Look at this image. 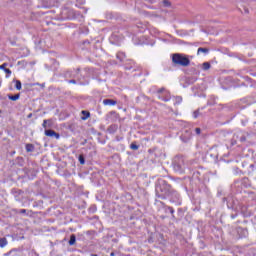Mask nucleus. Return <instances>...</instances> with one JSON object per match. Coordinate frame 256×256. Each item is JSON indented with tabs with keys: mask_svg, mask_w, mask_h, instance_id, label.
Listing matches in <instances>:
<instances>
[{
	"mask_svg": "<svg viewBox=\"0 0 256 256\" xmlns=\"http://www.w3.org/2000/svg\"><path fill=\"white\" fill-rule=\"evenodd\" d=\"M156 194L160 199H167V197L173 195V189L165 180H159L156 186Z\"/></svg>",
	"mask_w": 256,
	"mask_h": 256,
	"instance_id": "obj_1",
	"label": "nucleus"
},
{
	"mask_svg": "<svg viewBox=\"0 0 256 256\" xmlns=\"http://www.w3.org/2000/svg\"><path fill=\"white\" fill-rule=\"evenodd\" d=\"M172 63H174V65H180V67H189L191 60H189V56L185 54L176 53L172 55Z\"/></svg>",
	"mask_w": 256,
	"mask_h": 256,
	"instance_id": "obj_2",
	"label": "nucleus"
},
{
	"mask_svg": "<svg viewBox=\"0 0 256 256\" xmlns=\"http://www.w3.org/2000/svg\"><path fill=\"white\" fill-rule=\"evenodd\" d=\"M173 165L175 171H177L178 173H183V171L185 170V162L183 160V157L176 156L174 158Z\"/></svg>",
	"mask_w": 256,
	"mask_h": 256,
	"instance_id": "obj_3",
	"label": "nucleus"
},
{
	"mask_svg": "<svg viewBox=\"0 0 256 256\" xmlns=\"http://www.w3.org/2000/svg\"><path fill=\"white\" fill-rule=\"evenodd\" d=\"M240 139V141L243 143L245 141V136H243V134L241 133H236L233 135L232 141H231V145H237V140Z\"/></svg>",
	"mask_w": 256,
	"mask_h": 256,
	"instance_id": "obj_4",
	"label": "nucleus"
},
{
	"mask_svg": "<svg viewBox=\"0 0 256 256\" xmlns=\"http://www.w3.org/2000/svg\"><path fill=\"white\" fill-rule=\"evenodd\" d=\"M46 137H55V139H59V133L55 132L54 130H45Z\"/></svg>",
	"mask_w": 256,
	"mask_h": 256,
	"instance_id": "obj_5",
	"label": "nucleus"
},
{
	"mask_svg": "<svg viewBox=\"0 0 256 256\" xmlns=\"http://www.w3.org/2000/svg\"><path fill=\"white\" fill-rule=\"evenodd\" d=\"M181 139L184 141V143H187V141L191 139V131L185 130V132L181 135Z\"/></svg>",
	"mask_w": 256,
	"mask_h": 256,
	"instance_id": "obj_6",
	"label": "nucleus"
},
{
	"mask_svg": "<svg viewBox=\"0 0 256 256\" xmlns=\"http://www.w3.org/2000/svg\"><path fill=\"white\" fill-rule=\"evenodd\" d=\"M117 103V101L112 100V99H104L103 100V105H109V106H113Z\"/></svg>",
	"mask_w": 256,
	"mask_h": 256,
	"instance_id": "obj_7",
	"label": "nucleus"
},
{
	"mask_svg": "<svg viewBox=\"0 0 256 256\" xmlns=\"http://www.w3.org/2000/svg\"><path fill=\"white\" fill-rule=\"evenodd\" d=\"M82 115H84V116H82V121H87V119H89V117H91V113H89L88 111H85V110L82 111Z\"/></svg>",
	"mask_w": 256,
	"mask_h": 256,
	"instance_id": "obj_8",
	"label": "nucleus"
},
{
	"mask_svg": "<svg viewBox=\"0 0 256 256\" xmlns=\"http://www.w3.org/2000/svg\"><path fill=\"white\" fill-rule=\"evenodd\" d=\"M7 238H0V247H7Z\"/></svg>",
	"mask_w": 256,
	"mask_h": 256,
	"instance_id": "obj_9",
	"label": "nucleus"
},
{
	"mask_svg": "<svg viewBox=\"0 0 256 256\" xmlns=\"http://www.w3.org/2000/svg\"><path fill=\"white\" fill-rule=\"evenodd\" d=\"M76 241H77V238L75 237V234H72L70 236L69 245H74Z\"/></svg>",
	"mask_w": 256,
	"mask_h": 256,
	"instance_id": "obj_10",
	"label": "nucleus"
},
{
	"mask_svg": "<svg viewBox=\"0 0 256 256\" xmlns=\"http://www.w3.org/2000/svg\"><path fill=\"white\" fill-rule=\"evenodd\" d=\"M34 149H35V147H34L32 144H27V145H26V151H27L28 153L33 152Z\"/></svg>",
	"mask_w": 256,
	"mask_h": 256,
	"instance_id": "obj_11",
	"label": "nucleus"
},
{
	"mask_svg": "<svg viewBox=\"0 0 256 256\" xmlns=\"http://www.w3.org/2000/svg\"><path fill=\"white\" fill-rule=\"evenodd\" d=\"M8 98L10 99V101H17L19 99V94L9 95Z\"/></svg>",
	"mask_w": 256,
	"mask_h": 256,
	"instance_id": "obj_12",
	"label": "nucleus"
},
{
	"mask_svg": "<svg viewBox=\"0 0 256 256\" xmlns=\"http://www.w3.org/2000/svg\"><path fill=\"white\" fill-rule=\"evenodd\" d=\"M200 53H209V49H207V48H198L197 54L200 55Z\"/></svg>",
	"mask_w": 256,
	"mask_h": 256,
	"instance_id": "obj_13",
	"label": "nucleus"
},
{
	"mask_svg": "<svg viewBox=\"0 0 256 256\" xmlns=\"http://www.w3.org/2000/svg\"><path fill=\"white\" fill-rule=\"evenodd\" d=\"M203 69L204 71H208V69H211V64H209V62H204Z\"/></svg>",
	"mask_w": 256,
	"mask_h": 256,
	"instance_id": "obj_14",
	"label": "nucleus"
},
{
	"mask_svg": "<svg viewBox=\"0 0 256 256\" xmlns=\"http://www.w3.org/2000/svg\"><path fill=\"white\" fill-rule=\"evenodd\" d=\"M78 159H79L80 165H85V157H83V155H80Z\"/></svg>",
	"mask_w": 256,
	"mask_h": 256,
	"instance_id": "obj_15",
	"label": "nucleus"
},
{
	"mask_svg": "<svg viewBox=\"0 0 256 256\" xmlns=\"http://www.w3.org/2000/svg\"><path fill=\"white\" fill-rule=\"evenodd\" d=\"M16 89L17 91H21V81L16 80Z\"/></svg>",
	"mask_w": 256,
	"mask_h": 256,
	"instance_id": "obj_16",
	"label": "nucleus"
},
{
	"mask_svg": "<svg viewBox=\"0 0 256 256\" xmlns=\"http://www.w3.org/2000/svg\"><path fill=\"white\" fill-rule=\"evenodd\" d=\"M130 148L133 149V151H137V149H139V146L137 144H135V143H132L130 145Z\"/></svg>",
	"mask_w": 256,
	"mask_h": 256,
	"instance_id": "obj_17",
	"label": "nucleus"
},
{
	"mask_svg": "<svg viewBox=\"0 0 256 256\" xmlns=\"http://www.w3.org/2000/svg\"><path fill=\"white\" fill-rule=\"evenodd\" d=\"M48 123H51V120H44V121H43L42 126H43L44 129H47V124H48Z\"/></svg>",
	"mask_w": 256,
	"mask_h": 256,
	"instance_id": "obj_18",
	"label": "nucleus"
},
{
	"mask_svg": "<svg viewBox=\"0 0 256 256\" xmlns=\"http://www.w3.org/2000/svg\"><path fill=\"white\" fill-rule=\"evenodd\" d=\"M163 5L164 7H169L171 5V2H169V0H163Z\"/></svg>",
	"mask_w": 256,
	"mask_h": 256,
	"instance_id": "obj_19",
	"label": "nucleus"
},
{
	"mask_svg": "<svg viewBox=\"0 0 256 256\" xmlns=\"http://www.w3.org/2000/svg\"><path fill=\"white\" fill-rule=\"evenodd\" d=\"M174 99H175V102L178 104L181 103V101H183V98H181V96H177Z\"/></svg>",
	"mask_w": 256,
	"mask_h": 256,
	"instance_id": "obj_20",
	"label": "nucleus"
},
{
	"mask_svg": "<svg viewBox=\"0 0 256 256\" xmlns=\"http://www.w3.org/2000/svg\"><path fill=\"white\" fill-rule=\"evenodd\" d=\"M4 71L7 74L6 77H9V75H11V70L9 68L4 69Z\"/></svg>",
	"mask_w": 256,
	"mask_h": 256,
	"instance_id": "obj_21",
	"label": "nucleus"
},
{
	"mask_svg": "<svg viewBox=\"0 0 256 256\" xmlns=\"http://www.w3.org/2000/svg\"><path fill=\"white\" fill-rule=\"evenodd\" d=\"M5 67H7V63H4V64L0 65V69H2L3 71H5V69H7Z\"/></svg>",
	"mask_w": 256,
	"mask_h": 256,
	"instance_id": "obj_22",
	"label": "nucleus"
},
{
	"mask_svg": "<svg viewBox=\"0 0 256 256\" xmlns=\"http://www.w3.org/2000/svg\"><path fill=\"white\" fill-rule=\"evenodd\" d=\"M195 133H196L197 135H201V128H196V129H195Z\"/></svg>",
	"mask_w": 256,
	"mask_h": 256,
	"instance_id": "obj_23",
	"label": "nucleus"
},
{
	"mask_svg": "<svg viewBox=\"0 0 256 256\" xmlns=\"http://www.w3.org/2000/svg\"><path fill=\"white\" fill-rule=\"evenodd\" d=\"M198 116H199V111H195L194 112V118L197 119Z\"/></svg>",
	"mask_w": 256,
	"mask_h": 256,
	"instance_id": "obj_24",
	"label": "nucleus"
},
{
	"mask_svg": "<svg viewBox=\"0 0 256 256\" xmlns=\"http://www.w3.org/2000/svg\"><path fill=\"white\" fill-rule=\"evenodd\" d=\"M171 100V97H168V98H162V101H170Z\"/></svg>",
	"mask_w": 256,
	"mask_h": 256,
	"instance_id": "obj_25",
	"label": "nucleus"
},
{
	"mask_svg": "<svg viewBox=\"0 0 256 256\" xmlns=\"http://www.w3.org/2000/svg\"><path fill=\"white\" fill-rule=\"evenodd\" d=\"M68 83H72V84L75 85V83H77V81H75V80H69Z\"/></svg>",
	"mask_w": 256,
	"mask_h": 256,
	"instance_id": "obj_26",
	"label": "nucleus"
},
{
	"mask_svg": "<svg viewBox=\"0 0 256 256\" xmlns=\"http://www.w3.org/2000/svg\"><path fill=\"white\" fill-rule=\"evenodd\" d=\"M20 213H27V210L22 209V210H20Z\"/></svg>",
	"mask_w": 256,
	"mask_h": 256,
	"instance_id": "obj_27",
	"label": "nucleus"
},
{
	"mask_svg": "<svg viewBox=\"0 0 256 256\" xmlns=\"http://www.w3.org/2000/svg\"><path fill=\"white\" fill-rule=\"evenodd\" d=\"M31 117H33V114L28 115V119H31Z\"/></svg>",
	"mask_w": 256,
	"mask_h": 256,
	"instance_id": "obj_28",
	"label": "nucleus"
},
{
	"mask_svg": "<svg viewBox=\"0 0 256 256\" xmlns=\"http://www.w3.org/2000/svg\"><path fill=\"white\" fill-rule=\"evenodd\" d=\"M245 13H249V9H245Z\"/></svg>",
	"mask_w": 256,
	"mask_h": 256,
	"instance_id": "obj_29",
	"label": "nucleus"
},
{
	"mask_svg": "<svg viewBox=\"0 0 256 256\" xmlns=\"http://www.w3.org/2000/svg\"><path fill=\"white\" fill-rule=\"evenodd\" d=\"M110 256H115V253H114V252H112V253L110 254Z\"/></svg>",
	"mask_w": 256,
	"mask_h": 256,
	"instance_id": "obj_30",
	"label": "nucleus"
},
{
	"mask_svg": "<svg viewBox=\"0 0 256 256\" xmlns=\"http://www.w3.org/2000/svg\"><path fill=\"white\" fill-rule=\"evenodd\" d=\"M92 256H97V254H93Z\"/></svg>",
	"mask_w": 256,
	"mask_h": 256,
	"instance_id": "obj_31",
	"label": "nucleus"
},
{
	"mask_svg": "<svg viewBox=\"0 0 256 256\" xmlns=\"http://www.w3.org/2000/svg\"><path fill=\"white\" fill-rule=\"evenodd\" d=\"M171 213H173V209H171Z\"/></svg>",
	"mask_w": 256,
	"mask_h": 256,
	"instance_id": "obj_32",
	"label": "nucleus"
},
{
	"mask_svg": "<svg viewBox=\"0 0 256 256\" xmlns=\"http://www.w3.org/2000/svg\"><path fill=\"white\" fill-rule=\"evenodd\" d=\"M0 87H1V81H0Z\"/></svg>",
	"mask_w": 256,
	"mask_h": 256,
	"instance_id": "obj_33",
	"label": "nucleus"
}]
</instances>
